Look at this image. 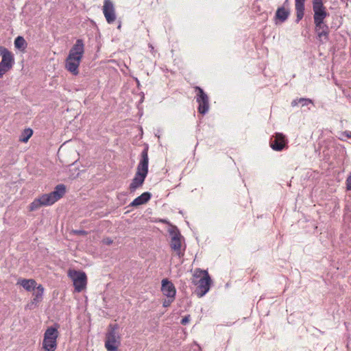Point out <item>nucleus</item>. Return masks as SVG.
<instances>
[{"label":"nucleus","mask_w":351,"mask_h":351,"mask_svg":"<svg viewBox=\"0 0 351 351\" xmlns=\"http://www.w3.org/2000/svg\"><path fill=\"white\" fill-rule=\"evenodd\" d=\"M190 318L191 317L189 315L183 317L180 322L181 324L186 325V324H188L190 321Z\"/></svg>","instance_id":"30"},{"label":"nucleus","mask_w":351,"mask_h":351,"mask_svg":"<svg viewBox=\"0 0 351 351\" xmlns=\"http://www.w3.org/2000/svg\"><path fill=\"white\" fill-rule=\"evenodd\" d=\"M38 199L42 206H50L56 202L50 193L42 195Z\"/></svg>","instance_id":"21"},{"label":"nucleus","mask_w":351,"mask_h":351,"mask_svg":"<svg viewBox=\"0 0 351 351\" xmlns=\"http://www.w3.org/2000/svg\"><path fill=\"white\" fill-rule=\"evenodd\" d=\"M58 328L59 325L56 324L52 326L48 327L45 330L43 341V348L45 351H55L56 349L57 338L59 335Z\"/></svg>","instance_id":"3"},{"label":"nucleus","mask_w":351,"mask_h":351,"mask_svg":"<svg viewBox=\"0 0 351 351\" xmlns=\"http://www.w3.org/2000/svg\"><path fill=\"white\" fill-rule=\"evenodd\" d=\"M313 16L329 15L323 0H312Z\"/></svg>","instance_id":"13"},{"label":"nucleus","mask_w":351,"mask_h":351,"mask_svg":"<svg viewBox=\"0 0 351 351\" xmlns=\"http://www.w3.org/2000/svg\"><path fill=\"white\" fill-rule=\"evenodd\" d=\"M140 173L141 175L147 177L148 173V167H145L143 165H141L140 162L137 165L136 172V173Z\"/></svg>","instance_id":"25"},{"label":"nucleus","mask_w":351,"mask_h":351,"mask_svg":"<svg viewBox=\"0 0 351 351\" xmlns=\"http://www.w3.org/2000/svg\"><path fill=\"white\" fill-rule=\"evenodd\" d=\"M194 277L196 278L200 277L197 282L194 281L193 282L197 285L195 291L196 295L199 298L203 297L210 289L212 282L211 278L208 271L206 270L196 271L194 274Z\"/></svg>","instance_id":"2"},{"label":"nucleus","mask_w":351,"mask_h":351,"mask_svg":"<svg viewBox=\"0 0 351 351\" xmlns=\"http://www.w3.org/2000/svg\"><path fill=\"white\" fill-rule=\"evenodd\" d=\"M34 290V292L33 293V295L34 296L32 301L27 304V307L29 308H32V306L33 304L36 305L38 303H39L43 298V295L44 292V288L41 285H39L38 287H36Z\"/></svg>","instance_id":"17"},{"label":"nucleus","mask_w":351,"mask_h":351,"mask_svg":"<svg viewBox=\"0 0 351 351\" xmlns=\"http://www.w3.org/2000/svg\"><path fill=\"white\" fill-rule=\"evenodd\" d=\"M42 206L38 198L35 199L29 205V210L33 211L38 210Z\"/></svg>","instance_id":"26"},{"label":"nucleus","mask_w":351,"mask_h":351,"mask_svg":"<svg viewBox=\"0 0 351 351\" xmlns=\"http://www.w3.org/2000/svg\"><path fill=\"white\" fill-rule=\"evenodd\" d=\"M12 68L10 67L8 65L5 64L3 62H0V77H2L3 75L10 71Z\"/></svg>","instance_id":"27"},{"label":"nucleus","mask_w":351,"mask_h":351,"mask_svg":"<svg viewBox=\"0 0 351 351\" xmlns=\"http://www.w3.org/2000/svg\"><path fill=\"white\" fill-rule=\"evenodd\" d=\"M121 21H119V25L117 26V29H121Z\"/></svg>","instance_id":"35"},{"label":"nucleus","mask_w":351,"mask_h":351,"mask_svg":"<svg viewBox=\"0 0 351 351\" xmlns=\"http://www.w3.org/2000/svg\"><path fill=\"white\" fill-rule=\"evenodd\" d=\"M84 53V41L82 39H77L70 49L65 62L66 69L75 75L79 73L78 67L83 58Z\"/></svg>","instance_id":"1"},{"label":"nucleus","mask_w":351,"mask_h":351,"mask_svg":"<svg viewBox=\"0 0 351 351\" xmlns=\"http://www.w3.org/2000/svg\"><path fill=\"white\" fill-rule=\"evenodd\" d=\"M66 193V186L63 184H58L54 191L51 192V195L54 199L55 202H57L60 198H62Z\"/></svg>","instance_id":"19"},{"label":"nucleus","mask_w":351,"mask_h":351,"mask_svg":"<svg viewBox=\"0 0 351 351\" xmlns=\"http://www.w3.org/2000/svg\"><path fill=\"white\" fill-rule=\"evenodd\" d=\"M112 243V241H108V244H110Z\"/></svg>","instance_id":"37"},{"label":"nucleus","mask_w":351,"mask_h":351,"mask_svg":"<svg viewBox=\"0 0 351 351\" xmlns=\"http://www.w3.org/2000/svg\"><path fill=\"white\" fill-rule=\"evenodd\" d=\"M140 163L148 167L149 158H148V146L147 145L142 151L141 154Z\"/></svg>","instance_id":"23"},{"label":"nucleus","mask_w":351,"mask_h":351,"mask_svg":"<svg viewBox=\"0 0 351 351\" xmlns=\"http://www.w3.org/2000/svg\"><path fill=\"white\" fill-rule=\"evenodd\" d=\"M26 291H34L36 287V282L34 279H22L18 282Z\"/></svg>","instance_id":"20"},{"label":"nucleus","mask_w":351,"mask_h":351,"mask_svg":"<svg viewBox=\"0 0 351 351\" xmlns=\"http://www.w3.org/2000/svg\"><path fill=\"white\" fill-rule=\"evenodd\" d=\"M196 95V101L199 104L198 112L205 114L209 109V99L207 94L199 86L194 87Z\"/></svg>","instance_id":"7"},{"label":"nucleus","mask_w":351,"mask_h":351,"mask_svg":"<svg viewBox=\"0 0 351 351\" xmlns=\"http://www.w3.org/2000/svg\"><path fill=\"white\" fill-rule=\"evenodd\" d=\"M288 1H289V0H286V1H285L283 6H285H285L288 4Z\"/></svg>","instance_id":"36"},{"label":"nucleus","mask_w":351,"mask_h":351,"mask_svg":"<svg viewBox=\"0 0 351 351\" xmlns=\"http://www.w3.org/2000/svg\"><path fill=\"white\" fill-rule=\"evenodd\" d=\"M77 232L79 233V234H86V232L84 230L77 231Z\"/></svg>","instance_id":"34"},{"label":"nucleus","mask_w":351,"mask_h":351,"mask_svg":"<svg viewBox=\"0 0 351 351\" xmlns=\"http://www.w3.org/2000/svg\"><path fill=\"white\" fill-rule=\"evenodd\" d=\"M171 236L170 247L175 251L178 256H182L184 253L181 251L182 239L183 237L181 235L179 229L176 226H172L169 230Z\"/></svg>","instance_id":"5"},{"label":"nucleus","mask_w":351,"mask_h":351,"mask_svg":"<svg viewBox=\"0 0 351 351\" xmlns=\"http://www.w3.org/2000/svg\"><path fill=\"white\" fill-rule=\"evenodd\" d=\"M300 103H302V106H306L308 104H313V101L310 99L300 98L298 99Z\"/></svg>","instance_id":"29"},{"label":"nucleus","mask_w":351,"mask_h":351,"mask_svg":"<svg viewBox=\"0 0 351 351\" xmlns=\"http://www.w3.org/2000/svg\"><path fill=\"white\" fill-rule=\"evenodd\" d=\"M103 13L109 24L113 23L116 20L115 8L111 0H104Z\"/></svg>","instance_id":"10"},{"label":"nucleus","mask_w":351,"mask_h":351,"mask_svg":"<svg viewBox=\"0 0 351 351\" xmlns=\"http://www.w3.org/2000/svg\"><path fill=\"white\" fill-rule=\"evenodd\" d=\"M305 0H295V9L296 12V20L295 22L299 23L304 14V5Z\"/></svg>","instance_id":"15"},{"label":"nucleus","mask_w":351,"mask_h":351,"mask_svg":"<svg viewBox=\"0 0 351 351\" xmlns=\"http://www.w3.org/2000/svg\"><path fill=\"white\" fill-rule=\"evenodd\" d=\"M14 46L16 49L23 51L27 47V43L23 37L19 36L14 40Z\"/></svg>","instance_id":"22"},{"label":"nucleus","mask_w":351,"mask_h":351,"mask_svg":"<svg viewBox=\"0 0 351 351\" xmlns=\"http://www.w3.org/2000/svg\"><path fill=\"white\" fill-rule=\"evenodd\" d=\"M289 14L290 10L289 8H286L285 6L279 7L276 12L275 19L280 23H284L287 21Z\"/></svg>","instance_id":"18"},{"label":"nucleus","mask_w":351,"mask_h":351,"mask_svg":"<svg viewBox=\"0 0 351 351\" xmlns=\"http://www.w3.org/2000/svg\"><path fill=\"white\" fill-rule=\"evenodd\" d=\"M270 146L275 151L282 150L287 144V140L282 133H276L270 139Z\"/></svg>","instance_id":"9"},{"label":"nucleus","mask_w":351,"mask_h":351,"mask_svg":"<svg viewBox=\"0 0 351 351\" xmlns=\"http://www.w3.org/2000/svg\"><path fill=\"white\" fill-rule=\"evenodd\" d=\"M167 298L165 299L162 302V306L164 307H168L169 306L171 303L174 301L175 297H167Z\"/></svg>","instance_id":"28"},{"label":"nucleus","mask_w":351,"mask_h":351,"mask_svg":"<svg viewBox=\"0 0 351 351\" xmlns=\"http://www.w3.org/2000/svg\"><path fill=\"white\" fill-rule=\"evenodd\" d=\"M69 274L73 279L75 290L77 292H81L86 285L87 277L86 274L84 271L70 270Z\"/></svg>","instance_id":"8"},{"label":"nucleus","mask_w":351,"mask_h":351,"mask_svg":"<svg viewBox=\"0 0 351 351\" xmlns=\"http://www.w3.org/2000/svg\"><path fill=\"white\" fill-rule=\"evenodd\" d=\"M298 103H300L298 99H294L291 102V106L295 107V106H297L298 104Z\"/></svg>","instance_id":"33"},{"label":"nucleus","mask_w":351,"mask_h":351,"mask_svg":"<svg viewBox=\"0 0 351 351\" xmlns=\"http://www.w3.org/2000/svg\"><path fill=\"white\" fill-rule=\"evenodd\" d=\"M118 324H110L106 335L105 347L108 351H117L120 344V336L117 332Z\"/></svg>","instance_id":"4"},{"label":"nucleus","mask_w":351,"mask_h":351,"mask_svg":"<svg viewBox=\"0 0 351 351\" xmlns=\"http://www.w3.org/2000/svg\"><path fill=\"white\" fill-rule=\"evenodd\" d=\"M33 134V130L30 128L25 129L23 131L19 141L21 142L26 143L28 141V140L30 138V137Z\"/></svg>","instance_id":"24"},{"label":"nucleus","mask_w":351,"mask_h":351,"mask_svg":"<svg viewBox=\"0 0 351 351\" xmlns=\"http://www.w3.org/2000/svg\"><path fill=\"white\" fill-rule=\"evenodd\" d=\"M328 15H316L313 16L315 31L319 38L324 37L328 39L330 29L328 25L324 21V19Z\"/></svg>","instance_id":"6"},{"label":"nucleus","mask_w":351,"mask_h":351,"mask_svg":"<svg viewBox=\"0 0 351 351\" xmlns=\"http://www.w3.org/2000/svg\"><path fill=\"white\" fill-rule=\"evenodd\" d=\"M343 135L348 138H351V132L350 131L343 132Z\"/></svg>","instance_id":"32"},{"label":"nucleus","mask_w":351,"mask_h":351,"mask_svg":"<svg viewBox=\"0 0 351 351\" xmlns=\"http://www.w3.org/2000/svg\"><path fill=\"white\" fill-rule=\"evenodd\" d=\"M146 177L138 173H135L134 178L132 179V182L129 186V191L130 193H134L136 190L141 187L145 180Z\"/></svg>","instance_id":"14"},{"label":"nucleus","mask_w":351,"mask_h":351,"mask_svg":"<svg viewBox=\"0 0 351 351\" xmlns=\"http://www.w3.org/2000/svg\"><path fill=\"white\" fill-rule=\"evenodd\" d=\"M152 197L149 192H144L140 196L135 198L130 204V206L137 207L140 205L146 204Z\"/></svg>","instance_id":"16"},{"label":"nucleus","mask_w":351,"mask_h":351,"mask_svg":"<svg viewBox=\"0 0 351 351\" xmlns=\"http://www.w3.org/2000/svg\"><path fill=\"white\" fill-rule=\"evenodd\" d=\"M0 55L1 56V62L12 68L14 64L13 53L5 47L0 46Z\"/></svg>","instance_id":"12"},{"label":"nucleus","mask_w":351,"mask_h":351,"mask_svg":"<svg viewBox=\"0 0 351 351\" xmlns=\"http://www.w3.org/2000/svg\"><path fill=\"white\" fill-rule=\"evenodd\" d=\"M161 291L167 297H176V290L175 286L167 278L162 280Z\"/></svg>","instance_id":"11"},{"label":"nucleus","mask_w":351,"mask_h":351,"mask_svg":"<svg viewBox=\"0 0 351 351\" xmlns=\"http://www.w3.org/2000/svg\"><path fill=\"white\" fill-rule=\"evenodd\" d=\"M346 189L348 191L351 190V173L346 180Z\"/></svg>","instance_id":"31"}]
</instances>
